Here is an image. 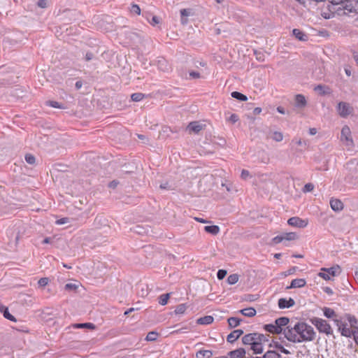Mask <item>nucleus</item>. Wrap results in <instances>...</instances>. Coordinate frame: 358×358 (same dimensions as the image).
I'll list each match as a JSON object with an SVG mask.
<instances>
[{"label": "nucleus", "instance_id": "1", "mask_svg": "<svg viewBox=\"0 0 358 358\" xmlns=\"http://www.w3.org/2000/svg\"><path fill=\"white\" fill-rule=\"evenodd\" d=\"M334 322L338 327V331L341 333V336L347 338H351L354 329L357 327V320L355 316L350 314H345L339 316V317H336Z\"/></svg>", "mask_w": 358, "mask_h": 358}, {"label": "nucleus", "instance_id": "2", "mask_svg": "<svg viewBox=\"0 0 358 358\" xmlns=\"http://www.w3.org/2000/svg\"><path fill=\"white\" fill-rule=\"evenodd\" d=\"M292 330L294 331V334H292V343L311 341L315 339L314 329L305 322L297 323Z\"/></svg>", "mask_w": 358, "mask_h": 358}, {"label": "nucleus", "instance_id": "3", "mask_svg": "<svg viewBox=\"0 0 358 358\" xmlns=\"http://www.w3.org/2000/svg\"><path fill=\"white\" fill-rule=\"evenodd\" d=\"M275 326L278 328L280 333L283 335V338L287 341H291V329L288 326L289 318L281 317L275 320Z\"/></svg>", "mask_w": 358, "mask_h": 358}, {"label": "nucleus", "instance_id": "4", "mask_svg": "<svg viewBox=\"0 0 358 358\" xmlns=\"http://www.w3.org/2000/svg\"><path fill=\"white\" fill-rule=\"evenodd\" d=\"M311 322L320 333L325 334L327 336L333 334L331 325L325 320L319 317H313L311 320Z\"/></svg>", "mask_w": 358, "mask_h": 358}, {"label": "nucleus", "instance_id": "5", "mask_svg": "<svg viewBox=\"0 0 358 358\" xmlns=\"http://www.w3.org/2000/svg\"><path fill=\"white\" fill-rule=\"evenodd\" d=\"M340 273L341 268L337 265L328 268H322L321 271L318 273V275L325 280H331L333 277L338 275Z\"/></svg>", "mask_w": 358, "mask_h": 358}, {"label": "nucleus", "instance_id": "6", "mask_svg": "<svg viewBox=\"0 0 358 358\" xmlns=\"http://www.w3.org/2000/svg\"><path fill=\"white\" fill-rule=\"evenodd\" d=\"M341 141L347 147L352 148L354 145L351 131L348 126L345 125L342 128L341 132Z\"/></svg>", "mask_w": 358, "mask_h": 358}, {"label": "nucleus", "instance_id": "7", "mask_svg": "<svg viewBox=\"0 0 358 358\" xmlns=\"http://www.w3.org/2000/svg\"><path fill=\"white\" fill-rule=\"evenodd\" d=\"M337 110L342 117H346L353 112V108L346 102H340L338 104Z\"/></svg>", "mask_w": 358, "mask_h": 358}, {"label": "nucleus", "instance_id": "8", "mask_svg": "<svg viewBox=\"0 0 358 358\" xmlns=\"http://www.w3.org/2000/svg\"><path fill=\"white\" fill-rule=\"evenodd\" d=\"M344 14L351 13H358V0H349L348 3L343 7Z\"/></svg>", "mask_w": 358, "mask_h": 358}, {"label": "nucleus", "instance_id": "9", "mask_svg": "<svg viewBox=\"0 0 358 358\" xmlns=\"http://www.w3.org/2000/svg\"><path fill=\"white\" fill-rule=\"evenodd\" d=\"M290 240L291 233H286L274 237L271 241V243L275 245L280 243H283L285 245H288V243Z\"/></svg>", "mask_w": 358, "mask_h": 358}, {"label": "nucleus", "instance_id": "10", "mask_svg": "<svg viewBox=\"0 0 358 358\" xmlns=\"http://www.w3.org/2000/svg\"><path fill=\"white\" fill-rule=\"evenodd\" d=\"M308 224V219H301L299 217H292V227L305 228Z\"/></svg>", "mask_w": 358, "mask_h": 358}, {"label": "nucleus", "instance_id": "11", "mask_svg": "<svg viewBox=\"0 0 358 358\" xmlns=\"http://www.w3.org/2000/svg\"><path fill=\"white\" fill-rule=\"evenodd\" d=\"M284 339L285 338H283V337H280V340H281V342H275V347L281 352H283L285 354H289V351L287 350L285 347H288L290 341H284Z\"/></svg>", "mask_w": 358, "mask_h": 358}, {"label": "nucleus", "instance_id": "12", "mask_svg": "<svg viewBox=\"0 0 358 358\" xmlns=\"http://www.w3.org/2000/svg\"><path fill=\"white\" fill-rule=\"evenodd\" d=\"M187 129L189 132H194L195 134H198L200 131H201L203 129V124H201L199 122H196V121L192 122L188 124Z\"/></svg>", "mask_w": 358, "mask_h": 358}, {"label": "nucleus", "instance_id": "13", "mask_svg": "<svg viewBox=\"0 0 358 358\" xmlns=\"http://www.w3.org/2000/svg\"><path fill=\"white\" fill-rule=\"evenodd\" d=\"M243 331L242 329H236L231 332L227 337V341L229 343H234L236 341L242 334Z\"/></svg>", "mask_w": 358, "mask_h": 358}, {"label": "nucleus", "instance_id": "14", "mask_svg": "<svg viewBox=\"0 0 358 358\" xmlns=\"http://www.w3.org/2000/svg\"><path fill=\"white\" fill-rule=\"evenodd\" d=\"M306 104V99L303 94H296L295 96V106L296 108H303Z\"/></svg>", "mask_w": 358, "mask_h": 358}, {"label": "nucleus", "instance_id": "15", "mask_svg": "<svg viewBox=\"0 0 358 358\" xmlns=\"http://www.w3.org/2000/svg\"><path fill=\"white\" fill-rule=\"evenodd\" d=\"M255 333L248 334L242 338V342L245 345H252L255 341H257Z\"/></svg>", "mask_w": 358, "mask_h": 358}, {"label": "nucleus", "instance_id": "16", "mask_svg": "<svg viewBox=\"0 0 358 358\" xmlns=\"http://www.w3.org/2000/svg\"><path fill=\"white\" fill-rule=\"evenodd\" d=\"M330 206L333 210L340 211L343 208V203L341 201L336 199H331L330 201Z\"/></svg>", "mask_w": 358, "mask_h": 358}, {"label": "nucleus", "instance_id": "17", "mask_svg": "<svg viewBox=\"0 0 358 358\" xmlns=\"http://www.w3.org/2000/svg\"><path fill=\"white\" fill-rule=\"evenodd\" d=\"M245 355V350L244 348H238L235 350L231 351L229 353L230 358H243Z\"/></svg>", "mask_w": 358, "mask_h": 358}, {"label": "nucleus", "instance_id": "18", "mask_svg": "<svg viewBox=\"0 0 358 358\" xmlns=\"http://www.w3.org/2000/svg\"><path fill=\"white\" fill-rule=\"evenodd\" d=\"M292 35H294L296 38L301 41H306L308 40V35L304 34L303 31L298 29H292Z\"/></svg>", "mask_w": 358, "mask_h": 358}, {"label": "nucleus", "instance_id": "19", "mask_svg": "<svg viewBox=\"0 0 358 358\" xmlns=\"http://www.w3.org/2000/svg\"><path fill=\"white\" fill-rule=\"evenodd\" d=\"M264 329L266 331H268L271 334H282L279 331L277 326H275V322L272 324H267L264 326Z\"/></svg>", "mask_w": 358, "mask_h": 358}, {"label": "nucleus", "instance_id": "20", "mask_svg": "<svg viewBox=\"0 0 358 358\" xmlns=\"http://www.w3.org/2000/svg\"><path fill=\"white\" fill-rule=\"evenodd\" d=\"M213 317L210 315H206L202 317H200L197 320L196 322L199 324L201 325H207L213 322Z\"/></svg>", "mask_w": 358, "mask_h": 358}, {"label": "nucleus", "instance_id": "21", "mask_svg": "<svg viewBox=\"0 0 358 358\" xmlns=\"http://www.w3.org/2000/svg\"><path fill=\"white\" fill-rule=\"evenodd\" d=\"M323 313L326 317L331 318L333 320L336 317H339V316L336 315V312L330 308L324 307L323 308Z\"/></svg>", "mask_w": 358, "mask_h": 358}, {"label": "nucleus", "instance_id": "22", "mask_svg": "<svg viewBox=\"0 0 358 358\" xmlns=\"http://www.w3.org/2000/svg\"><path fill=\"white\" fill-rule=\"evenodd\" d=\"M241 319L236 317H231L227 320L229 327L231 329L238 327L241 324Z\"/></svg>", "mask_w": 358, "mask_h": 358}, {"label": "nucleus", "instance_id": "23", "mask_svg": "<svg viewBox=\"0 0 358 358\" xmlns=\"http://www.w3.org/2000/svg\"><path fill=\"white\" fill-rule=\"evenodd\" d=\"M251 349L253 350L255 354H261L264 351V345L255 341L251 346Z\"/></svg>", "mask_w": 358, "mask_h": 358}, {"label": "nucleus", "instance_id": "24", "mask_svg": "<svg viewBox=\"0 0 358 358\" xmlns=\"http://www.w3.org/2000/svg\"><path fill=\"white\" fill-rule=\"evenodd\" d=\"M212 356H213L212 351L208 350H199L196 354V358H210Z\"/></svg>", "mask_w": 358, "mask_h": 358}, {"label": "nucleus", "instance_id": "25", "mask_svg": "<svg viewBox=\"0 0 358 358\" xmlns=\"http://www.w3.org/2000/svg\"><path fill=\"white\" fill-rule=\"evenodd\" d=\"M314 90L317 92L320 95H325L330 93V90L328 87L318 85L314 87Z\"/></svg>", "mask_w": 358, "mask_h": 358}, {"label": "nucleus", "instance_id": "26", "mask_svg": "<svg viewBox=\"0 0 358 358\" xmlns=\"http://www.w3.org/2000/svg\"><path fill=\"white\" fill-rule=\"evenodd\" d=\"M306 281L304 278L292 279V288H301L306 285Z\"/></svg>", "mask_w": 358, "mask_h": 358}, {"label": "nucleus", "instance_id": "27", "mask_svg": "<svg viewBox=\"0 0 358 358\" xmlns=\"http://www.w3.org/2000/svg\"><path fill=\"white\" fill-rule=\"evenodd\" d=\"M240 313L246 317H252L256 315L257 312L254 308L250 307L241 310Z\"/></svg>", "mask_w": 358, "mask_h": 358}, {"label": "nucleus", "instance_id": "28", "mask_svg": "<svg viewBox=\"0 0 358 358\" xmlns=\"http://www.w3.org/2000/svg\"><path fill=\"white\" fill-rule=\"evenodd\" d=\"M257 341L261 343L262 345H265L269 341V335H264L262 334L255 333Z\"/></svg>", "mask_w": 358, "mask_h": 358}, {"label": "nucleus", "instance_id": "29", "mask_svg": "<svg viewBox=\"0 0 358 358\" xmlns=\"http://www.w3.org/2000/svg\"><path fill=\"white\" fill-rule=\"evenodd\" d=\"M204 230L213 235H217L220 232V227L217 225L206 226Z\"/></svg>", "mask_w": 358, "mask_h": 358}, {"label": "nucleus", "instance_id": "30", "mask_svg": "<svg viewBox=\"0 0 358 358\" xmlns=\"http://www.w3.org/2000/svg\"><path fill=\"white\" fill-rule=\"evenodd\" d=\"M73 327L76 329H83V328H87L90 329H94L95 325L90 322H86V323H76L73 324Z\"/></svg>", "mask_w": 358, "mask_h": 358}, {"label": "nucleus", "instance_id": "31", "mask_svg": "<svg viewBox=\"0 0 358 358\" xmlns=\"http://www.w3.org/2000/svg\"><path fill=\"white\" fill-rule=\"evenodd\" d=\"M255 358H281L280 355L273 350L267 351L262 357H255Z\"/></svg>", "mask_w": 358, "mask_h": 358}, {"label": "nucleus", "instance_id": "32", "mask_svg": "<svg viewBox=\"0 0 358 358\" xmlns=\"http://www.w3.org/2000/svg\"><path fill=\"white\" fill-rule=\"evenodd\" d=\"M278 306L281 309L291 307V298H289V300L280 299L278 300Z\"/></svg>", "mask_w": 358, "mask_h": 358}, {"label": "nucleus", "instance_id": "33", "mask_svg": "<svg viewBox=\"0 0 358 358\" xmlns=\"http://www.w3.org/2000/svg\"><path fill=\"white\" fill-rule=\"evenodd\" d=\"M231 95L233 98L236 99L239 101H245L248 100V97L245 95L238 92H231Z\"/></svg>", "mask_w": 358, "mask_h": 358}, {"label": "nucleus", "instance_id": "34", "mask_svg": "<svg viewBox=\"0 0 358 358\" xmlns=\"http://www.w3.org/2000/svg\"><path fill=\"white\" fill-rule=\"evenodd\" d=\"M79 287V283L69 282L65 285L64 289L66 291L74 292Z\"/></svg>", "mask_w": 358, "mask_h": 358}, {"label": "nucleus", "instance_id": "35", "mask_svg": "<svg viewBox=\"0 0 358 358\" xmlns=\"http://www.w3.org/2000/svg\"><path fill=\"white\" fill-rule=\"evenodd\" d=\"M187 308V306L185 303H181L176 306L174 312L176 315L183 314L185 312Z\"/></svg>", "mask_w": 358, "mask_h": 358}, {"label": "nucleus", "instance_id": "36", "mask_svg": "<svg viewBox=\"0 0 358 358\" xmlns=\"http://www.w3.org/2000/svg\"><path fill=\"white\" fill-rule=\"evenodd\" d=\"M239 279V276L238 274H231L227 277V282L229 285H234L236 284Z\"/></svg>", "mask_w": 358, "mask_h": 358}, {"label": "nucleus", "instance_id": "37", "mask_svg": "<svg viewBox=\"0 0 358 358\" xmlns=\"http://www.w3.org/2000/svg\"><path fill=\"white\" fill-rule=\"evenodd\" d=\"M181 15V23L182 24H186L187 23V20L185 18V17H187L189 15V10L188 9H182L180 10Z\"/></svg>", "mask_w": 358, "mask_h": 358}, {"label": "nucleus", "instance_id": "38", "mask_svg": "<svg viewBox=\"0 0 358 358\" xmlns=\"http://www.w3.org/2000/svg\"><path fill=\"white\" fill-rule=\"evenodd\" d=\"M159 334L156 331H150L149 332L145 338V340L148 341H155L157 339Z\"/></svg>", "mask_w": 358, "mask_h": 358}, {"label": "nucleus", "instance_id": "39", "mask_svg": "<svg viewBox=\"0 0 358 358\" xmlns=\"http://www.w3.org/2000/svg\"><path fill=\"white\" fill-rule=\"evenodd\" d=\"M169 296L170 294L169 293L160 295L159 297V303L162 306L166 305L168 302Z\"/></svg>", "mask_w": 358, "mask_h": 358}, {"label": "nucleus", "instance_id": "40", "mask_svg": "<svg viewBox=\"0 0 358 358\" xmlns=\"http://www.w3.org/2000/svg\"><path fill=\"white\" fill-rule=\"evenodd\" d=\"M145 97V94L143 93H134L131 95V99L133 101H140Z\"/></svg>", "mask_w": 358, "mask_h": 358}, {"label": "nucleus", "instance_id": "41", "mask_svg": "<svg viewBox=\"0 0 358 358\" xmlns=\"http://www.w3.org/2000/svg\"><path fill=\"white\" fill-rule=\"evenodd\" d=\"M333 6H341L343 8L349 0H328Z\"/></svg>", "mask_w": 358, "mask_h": 358}, {"label": "nucleus", "instance_id": "42", "mask_svg": "<svg viewBox=\"0 0 358 358\" xmlns=\"http://www.w3.org/2000/svg\"><path fill=\"white\" fill-rule=\"evenodd\" d=\"M271 138L275 141H281L283 138L282 134L278 131H274L271 134Z\"/></svg>", "mask_w": 358, "mask_h": 358}, {"label": "nucleus", "instance_id": "43", "mask_svg": "<svg viewBox=\"0 0 358 358\" xmlns=\"http://www.w3.org/2000/svg\"><path fill=\"white\" fill-rule=\"evenodd\" d=\"M3 313L4 317L6 318L7 320H10L12 322H16L15 317L9 313L8 308H6L3 311Z\"/></svg>", "mask_w": 358, "mask_h": 358}, {"label": "nucleus", "instance_id": "44", "mask_svg": "<svg viewBox=\"0 0 358 358\" xmlns=\"http://www.w3.org/2000/svg\"><path fill=\"white\" fill-rule=\"evenodd\" d=\"M25 160L29 164H34L35 163V157L31 154H27L25 155Z\"/></svg>", "mask_w": 358, "mask_h": 358}, {"label": "nucleus", "instance_id": "45", "mask_svg": "<svg viewBox=\"0 0 358 358\" xmlns=\"http://www.w3.org/2000/svg\"><path fill=\"white\" fill-rule=\"evenodd\" d=\"M314 189V185L312 183H307L304 185L303 188V192L304 193L310 192Z\"/></svg>", "mask_w": 358, "mask_h": 358}, {"label": "nucleus", "instance_id": "46", "mask_svg": "<svg viewBox=\"0 0 358 358\" xmlns=\"http://www.w3.org/2000/svg\"><path fill=\"white\" fill-rule=\"evenodd\" d=\"M47 104L49 106H51V107L55 108H63L59 102L55 101H49L47 102Z\"/></svg>", "mask_w": 358, "mask_h": 358}, {"label": "nucleus", "instance_id": "47", "mask_svg": "<svg viewBox=\"0 0 358 358\" xmlns=\"http://www.w3.org/2000/svg\"><path fill=\"white\" fill-rule=\"evenodd\" d=\"M147 19L148 22L150 23V24H152V26H155L156 24H158L159 23V20L158 17L155 15L152 16L151 20H150L148 17H147Z\"/></svg>", "mask_w": 358, "mask_h": 358}, {"label": "nucleus", "instance_id": "48", "mask_svg": "<svg viewBox=\"0 0 358 358\" xmlns=\"http://www.w3.org/2000/svg\"><path fill=\"white\" fill-rule=\"evenodd\" d=\"M227 273L226 270L220 269L217 273V277L219 280H222L226 276Z\"/></svg>", "mask_w": 358, "mask_h": 358}, {"label": "nucleus", "instance_id": "49", "mask_svg": "<svg viewBox=\"0 0 358 358\" xmlns=\"http://www.w3.org/2000/svg\"><path fill=\"white\" fill-rule=\"evenodd\" d=\"M49 282V279L48 278H41L39 279L38 284L41 287L46 286Z\"/></svg>", "mask_w": 358, "mask_h": 358}, {"label": "nucleus", "instance_id": "50", "mask_svg": "<svg viewBox=\"0 0 358 358\" xmlns=\"http://www.w3.org/2000/svg\"><path fill=\"white\" fill-rule=\"evenodd\" d=\"M131 12L136 13L137 15H140L141 13V8L140 7L136 4H133L131 8Z\"/></svg>", "mask_w": 358, "mask_h": 358}, {"label": "nucleus", "instance_id": "51", "mask_svg": "<svg viewBox=\"0 0 358 358\" xmlns=\"http://www.w3.org/2000/svg\"><path fill=\"white\" fill-rule=\"evenodd\" d=\"M256 59L259 61H264V55L260 52L255 51Z\"/></svg>", "mask_w": 358, "mask_h": 358}, {"label": "nucleus", "instance_id": "52", "mask_svg": "<svg viewBox=\"0 0 358 358\" xmlns=\"http://www.w3.org/2000/svg\"><path fill=\"white\" fill-rule=\"evenodd\" d=\"M352 336H353L355 342L358 345V327H357L355 329H354L353 334Z\"/></svg>", "mask_w": 358, "mask_h": 358}, {"label": "nucleus", "instance_id": "53", "mask_svg": "<svg viewBox=\"0 0 358 358\" xmlns=\"http://www.w3.org/2000/svg\"><path fill=\"white\" fill-rule=\"evenodd\" d=\"M68 222H69V218H67V217H63V218H61L56 221V224H59V225L66 224Z\"/></svg>", "mask_w": 358, "mask_h": 358}, {"label": "nucleus", "instance_id": "54", "mask_svg": "<svg viewBox=\"0 0 358 358\" xmlns=\"http://www.w3.org/2000/svg\"><path fill=\"white\" fill-rule=\"evenodd\" d=\"M189 76L193 78V79H196V78H199L201 76H200V73L199 72H196V71H191L189 72Z\"/></svg>", "mask_w": 358, "mask_h": 358}, {"label": "nucleus", "instance_id": "55", "mask_svg": "<svg viewBox=\"0 0 358 358\" xmlns=\"http://www.w3.org/2000/svg\"><path fill=\"white\" fill-rule=\"evenodd\" d=\"M229 120L232 123H235L238 120V117L236 114H231L229 118Z\"/></svg>", "mask_w": 358, "mask_h": 358}, {"label": "nucleus", "instance_id": "56", "mask_svg": "<svg viewBox=\"0 0 358 358\" xmlns=\"http://www.w3.org/2000/svg\"><path fill=\"white\" fill-rule=\"evenodd\" d=\"M250 176V173L247 170H242V172H241V178L244 180L247 179L248 177Z\"/></svg>", "mask_w": 358, "mask_h": 358}, {"label": "nucleus", "instance_id": "57", "mask_svg": "<svg viewBox=\"0 0 358 358\" xmlns=\"http://www.w3.org/2000/svg\"><path fill=\"white\" fill-rule=\"evenodd\" d=\"M38 6L41 8H45L47 6V0H39Z\"/></svg>", "mask_w": 358, "mask_h": 358}, {"label": "nucleus", "instance_id": "58", "mask_svg": "<svg viewBox=\"0 0 358 358\" xmlns=\"http://www.w3.org/2000/svg\"><path fill=\"white\" fill-rule=\"evenodd\" d=\"M94 55L92 52H87L85 55L86 61H90L93 59Z\"/></svg>", "mask_w": 358, "mask_h": 358}, {"label": "nucleus", "instance_id": "59", "mask_svg": "<svg viewBox=\"0 0 358 358\" xmlns=\"http://www.w3.org/2000/svg\"><path fill=\"white\" fill-rule=\"evenodd\" d=\"M83 83L81 81H77L75 84L76 88L79 90L82 87Z\"/></svg>", "mask_w": 358, "mask_h": 358}, {"label": "nucleus", "instance_id": "60", "mask_svg": "<svg viewBox=\"0 0 358 358\" xmlns=\"http://www.w3.org/2000/svg\"><path fill=\"white\" fill-rule=\"evenodd\" d=\"M309 134L310 135H315L317 134V129L315 128H310L309 129Z\"/></svg>", "mask_w": 358, "mask_h": 358}, {"label": "nucleus", "instance_id": "61", "mask_svg": "<svg viewBox=\"0 0 358 358\" xmlns=\"http://www.w3.org/2000/svg\"><path fill=\"white\" fill-rule=\"evenodd\" d=\"M135 310V308H129L127 310H126L124 312V315H129V313H131V312L134 311Z\"/></svg>", "mask_w": 358, "mask_h": 358}, {"label": "nucleus", "instance_id": "62", "mask_svg": "<svg viewBox=\"0 0 358 358\" xmlns=\"http://www.w3.org/2000/svg\"><path fill=\"white\" fill-rule=\"evenodd\" d=\"M195 220H196V221H198L199 222H201V223H207V222H208V221H207V220H204V219H203V218L195 217Z\"/></svg>", "mask_w": 358, "mask_h": 358}, {"label": "nucleus", "instance_id": "63", "mask_svg": "<svg viewBox=\"0 0 358 358\" xmlns=\"http://www.w3.org/2000/svg\"><path fill=\"white\" fill-rule=\"evenodd\" d=\"M277 110L280 113H282V114H284L285 113V109L283 107H281V106H279L277 108Z\"/></svg>", "mask_w": 358, "mask_h": 358}, {"label": "nucleus", "instance_id": "64", "mask_svg": "<svg viewBox=\"0 0 358 358\" xmlns=\"http://www.w3.org/2000/svg\"><path fill=\"white\" fill-rule=\"evenodd\" d=\"M50 243V238H44V240L43 241V243L44 244H47V243Z\"/></svg>", "mask_w": 358, "mask_h": 358}]
</instances>
